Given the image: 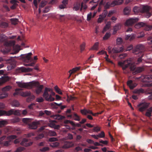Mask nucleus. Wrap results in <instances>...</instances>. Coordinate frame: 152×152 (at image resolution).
Returning a JSON list of instances; mask_svg holds the SVG:
<instances>
[{
    "label": "nucleus",
    "instance_id": "c756f323",
    "mask_svg": "<svg viewBox=\"0 0 152 152\" xmlns=\"http://www.w3.org/2000/svg\"><path fill=\"white\" fill-rule=\"evenodd\" d=\"M145 24V23H143L142 22H139L136 24L134 26L135 28H140L142 27H143L144 25Z\"/></svg>",
    "mask_w": 152,
    "mask_h": 152
},
{
    "label": "nucleus",
    "instance_id": "393cba45",
    "mask_svg": "<svg viewBox=\"0 0 152 152\" xmlns=\"http://www.w3.org/2000/svg\"><path fill=\"white\" fill-rule=\"evenodd\" d=\"M127 85L131 89H133L135 86L133 84L132 81L131 80H129L127 81Z\"/></svg>",
    "mask_w": 152,
    "mask_h": 152
},
{
    "label": "nucleus",
    "instance_id": "7ed1b4c3",
    "mask_svg": "<svg viewBox=\"0 0 152 152\" xmlns=\"http://www.w3.org/2000/svg\"><path fill=\"white\" fill-rule=\"evenodd\" d=\"M55 95V93L50 88L45 87L42 95L43 97L47 101H53L54 100V98L52 97Z\"/></svg>",
    "mask_w": 152,
    "mask_h": 152
},
{
    "label": "nucleus",
    "instance_id": "f8f14e48",
    "mask_svg": "<svg viewBox=\"0 0 152 152\" xmlns=\"http://www.w3.org/2000/svg\"><path fill=\"white\" fill-rule=\"evenodd\" d=\"M150 9V7L148 6H143L142 7V10L143 12H142L145 13V16L147 18H149L151 15V14L149 12Z\"/></svg>",
    "mask_w": 152,
    "mask_h": 152
},
{
    "label": "nucleus",
    "instance_id": "8fccbe9b",
    "mask_svg": "<svg viewBox=\"0 0 152 152\" xmlns=\"http://www.w3.org/2000/svg\"><path fill=\"white\" fill-rule=\"evenodd\" d=\"M59 143L57 142H53L51 143L50 145L52 147H56L59 145Z\"/></svg>",
    "mask_w": 152,
    "mask_h": 152
},
{
    "label": "nucleus",
    "instance_id": "3c124183",
    "mask_svg": "<svg viewBox=\"0 0 152 152\" xmlns=\"http://www.w3.org/2000/svg\"><path fill=\"white\" fill-rule=\"evenodd\" d=\"M54 89L59 94H62V92L60 91V90L57 86H56L54 87Z\"/></svg>",
    "mask_w": 152,
    "mask_h": 152
},
{
    "label": "nucleus",
    "instance_id": "72a5a7b5",
    "mask_svg": "<svg viewBox=\"0 0 152 152\" xmlns=\"http://www.w3.org/2000/svg\"><path fill=\"white\" fill-rule=\"evenodd\" d=\"M21 90V89L19 88H17L15 90V92L13 94V96H15L16 95H20V93L22 92V91H20Z\"/></svg>",
    "mask_w": 152,
    "mask_h": 152
},
{
    "label": "nucleus",
    "instance_id": "09e8293b",
    "mask_svg": "<svg viewBox=\"0 0 152 152\" xmlns=\"http://www.w3.org/2000/svg\"><path fill=\"white\" fill-rule=\"evenodd\" d=\"M10 140H8V141H3L2 142V143L4 145L6 146H7L10 145Z\"/></svg>",
    "mask_w": 152,
    "mask_h": 152
},
{
    "label": "nucleus",
    "instance_id": "69168bd1",
    "mask_svg": "<svg viewBox=\"0 0 152 152\" xmlns=\"http://www.w3.org/2000/svg\"><path fill=\"white\" fill-rule=\"evenodd\" d=\"M24 148L22 147H19L17 148V150L15 152H20L21 151H23L24 149Z\"/></svg>",
    "mask_w": 152,
    "mask_h": 152
},
{
    "label": "nucleus",
    "instance_id": "423d86ee",
    "mask_svg": "<svg viewBox=\"0 0 152 152\" xmlns=\"http://www.w3.org/2000/svg\"><path fill=\"white\" fill-rule=\"evenodd\" d=\"M14 41H9L6 42L4 46L1 49V50L4 54H6L9 52L11 50V47L14 44Z\"/></svg>",
    "mask_w": 152,
    "mask_h": 152
},
{
    "label": "nucleus",
    "instance_id": "4d7b16f0",
    "mask_svg": "<svg viewBox=\"0 0 152 152\" xmlns=\"http://www.w3.org/2000/svg\"><path fill=\"white\" fill-rule=\"evenodd\" d=\"M7 122L5 121H0V127H1L6 124Z\"/></svg>",
    "mask_w": 152,
    "mask_h": 152
},
{
    "label": "nucleus",
    "instance_id": "13d9d810",
    "mask_svg": "<svg viewBox=\"0 0 152 152\" xmlns=\"http://www.w3.org/2000/svg\"><path fill=\"white\" fill-rule=\"evenodd\" d=\"M45 143L44 142H41L38 144L37 145L40 148V147L45 146Z\"/></svg>",
    "mask_w": 152,
    "mask_h": 152
},
{
    "label": "nucleus",
    "instance_id": "6ab92c4d",
    "mask_svg": "<svg viewBox=\"0 0 152 152\" xmlns=\"http://www.w3.org/2000/svg\"><path fill=\"white\" fill-rule=\"evenodd\" d=\"M74 146V144L72 142H65L62 146L63 148H67L73 147Z\"/></svg>",
    "mask_w": 152,
    "mask_h": 152
},
{
    "label": "nucleus",
    "instance_id": "58836bf2",
    "mask_svg": "<svg viewBox=\"0 0 152 152\" xmlns=\"http://www.w3.org/2000/svg\"><path fill=\"white\" fill-rule=\"evenodd\" d=\"M67 102H69L70 100H73L76 99V97L72 96H68L67 95Z\"/></svg>",
    "mask_w": 152,
    "mask_h": 152
},
{
    "label": "nucleus",
    "instance_id": "2f4dec72",
    "mask_svg": "<svg viewBox=\"0 0 152 152\" xmlns=\"http://www.w3.org/2000/svg\"><path fill=\"white\" fill-rule=\"evenodd\" d=\"M80 6V4L77 2L74 4L73 9L75 11H77L79 10Z\"/></svg>",
    "mask_w": 152,
    "mask_h": 152
},
{
    "label": "nucleus",
    "instance_id": "0e129e2a",
    "mask_svg": "<svg viewBox=\"0 0 152 152\" xmlns=\"http://www.w3.org/2000/svg\"><path fill=\"white\" fill-rule=\"evenodd\" d=\"M44 101V99L42 97L38 98L36 99V101L39 102H42Z\"/></svg>",
    "mask_w": 152,
    "mask_h": 152
},
{
    "label": "nucleus",
    "instance_id": "774afa93",
    "mask_svg": "<svg viewBox=\"0 0 152 152\" xmlns=\"http://www.w3.org/2000/svg\"><path fill=\"white\" fill-rule=\"evenodd\" d=\"M22 121L24 123L28 124L30 121V119L28 118H23V119Z\"/></svg>",
    "mask_w": 152,
    "mask_h": 152
},
{
    "label": "nucleus",
    "instance_id": "79ce46f5",
    "mask_svg": "<svg viewBox=\"0 0 152 152\" xmlns=\"http://www.w3.org/2000/svg\"><path fill=\"white\" fill-rule=\"evenodd\" d=\"M143 89L141 88L138 89H135L134 91V93L136 94H139L141 93H143Z\"/></svg>",
    "mask_w": 152,
    "mask_h": 152
},
{
    "label": "nucleus",
    "instance_id": "f3484780",
    "mask_svg": "<svg viewBox=\"0 0 152 152\" xmlns=\"http://www.w3.org/2000/svg\"><path fill=\"white\" fill-rule=\"evenodd\" d=\"M108 14L107 11L106 10H105L102 14L99 15V18L98 20V22L99 23H100L102 22L103 20L105 18Z\"/></svg>",
    "mask_w": 152,
    "mask_h": 152
},
{
    "label": "nucleus",
    "instance_id": "aec40b11",
    "mask_svg": "<svg viewBox=\"0 0 152 152\" xmlns=\"http://www.w3.org/2000/svg\"><path fill=\"white\" fill-rule=\"evenodd\" d=\"M38 122L34 121L28 124L29 128L31 129H36L37 127V125L39 124Z\"/></svg>",
    "mask_w": 152,
    "mask_h": 152
},
{
    "label": "nucleus",
    "instance_id": "7c9ffc66",
    "mask_svg": "<svg viewBox=\"0 0 152 152\" xmlns=\"http://www.w3.org/2000/svg\"><path fill=\"white\" fill-rule=\"evenodd\" d=\"M144 70V68L142 67H137L135 69V72L137 73L141 72L142 71H143Z\"/></svg>",
    "mask_w": 152,
    "mask_h": 152
},
{
    "label": "nucleus",
    "instance_id": "4be33fe9",
    "mask_svg": "<svg viewBox=\"0 0 152 152\" xmlns=\"http://www.w3.org/2000/svg\"><path fill=\"white\" fill-rule=\"evenodd\" d=\"M143 6H141L140 7L137 6L134 7L133 9V12L135 14H137L139 12H143L142 9V7Z\"/></svg>",
    "mask_w": 152,
    "mask_h": 152
},
{
    "label": "nucleus",
    "instance_id": "49530a36",
    "mask_svg": "<svg viewBox=\"0 0 152 152\" xmlns=\"http://www.w3.org/2000/svg\"><path fill=\"white\" fill-rule=\"evenodd\" d=\"M81 7L80 8V11H81L82 9L83 8L84 10H86L87 8V6L86 4H84L83 2H82L81 5Z\"/></svg>",
    "mask_w": 152,
    "mask_h": 152
},
{
    "label": "nucleus",
    "instance_id": "473e14b6",
    "mask_svg": "<svg viewBox=\"0 0 152 152\" xmlns=\"http://www.w3.org/2000/svg\"><path fill=\"white\" fill-rule=\"evenodd\" d=\"M130 8L128 7H125L124 10V13L126 15H128L130 12Z\"/></svg>",
    "mask_w": 152,
    "mask_h": 152
},
{
    "label": "nucleus",
    "instance_id": "39448f33",
    "mask_svg": "<svg viewBox=\"0 0 152 152\" xmlns=\"http://www.w3.org/2000/svg\"><path fill=\"white\" fill-rule=\"evenodd\" d=\"M118 64L122 66L124 70L127 68H129L131 70H133L135 69L130 59H128L123 62L119 61L118 63Z\"/></svg>",
    "mask_w": 152,
    "mask_h": 152
},
{
    "label": "nucleus",
    "instance_id": "e433bc0d",
    "mask_svg": "<svg viewBox=\"0 0 152 152\" xmlns=\"http://www.w3.org/2000/svg\"><path fill=\"white\" fill-rule=\"evenodd\" d=\"M20 105L19 102L17 100H14L12 103V105L13 106L18 107Z\"/></svg>",
    "mask_w": 152,
    "mask_h": 152
},
{
    "label": "nucleus",
    "instance_id": "c9c22d12",
    "mask_svg": "<svg viewBox=\"0 0 152 152\" xmlns=\"http://www.w3.org/2000/svg\"><path fill=\"white\" fill-rule=\"evenodd\" d=\"M111 34L109 32L107 33L104 36L103 39L104 40L107 39L111 36Z\"/></svg>",
    "mask_w": 152,
    "mask_h": 152
},
{
    "label": "nucleus",
    "instance_id": "5fc2aeb1",
    "mask_svg": "<svg viewBox=\"0 0 152 152\" xmlns=\"http://www.w3.org/2000/svg\"><path fill=\"white\" fill-rule=\"evenodd\" d=\"M74 116L75 117L74 120H75V121H80V117L77 114L74 113Z\"/></svg>",
    "mask_w": 152,
    "mask_h": 152
},
{
    "label": "nucleus",
    "instance_id": "a878e982",
    "mask_svg": "<svg viewBox=\"0 0 152 152\" xmlns=\"http://www.w3.org/2000/svg\"><path fill=\"white\" fill-rule=\"evenodd\" d=\"M111 23L110 21H108L107 23L106 26H104L103 28V33L109 29L110 28V27Z\"/></svg>",
    "mask_w": 152,
    "mask_h": 152
},
{
    "label": "nucleus",
    "instance_id": "a19ab883",
    "mask_svg": "<svg viewBox=\"0 0 152 152\" xmlns=\"http://www.w3.org/2000/svg\"><path fill=\"white\" fill-rule=\"evenodd\" d=\"M49 148L48 147L45 146L42 148H40L39 150L41 152H44L49 150Z\"/></svg>",
    "mask_w": 152,
    "mask_h": 152
},
{
    "label": "nucleus",
    "instance_id": "ea45409f",
    "mask_svg": "<svg viewBox=\"0 0 152 152\" xmlns=\"http://www.w3.org/2000/svg\"><path fill=\"white\" fill-rule=\"evenodd\" d=\"M8 96V94L7 92L2 93L0 94V99H3L7 97Z\"/></svg>",
    "mask_w": 152,
    "mask_h": 152
},
{
    "label": "nucleus",
    "instance_id": "f704fd0d",
    "mask_svg": "<svg viewBox=\"0 0 152 152\" xmlns=\"http://www.w3.org/2000/svg\"><path fill=\"white\" fill-rule=\"evenodd\" d=\"M79 69V68L78 67H76L75 68H73L72 69L70 70L69 71V72L70 73V76L71 74L73 73H74L77 71Z\"/></svg>",
    "mask_w": 152,
    "mask_h": 152
},
{
    "label": "nucleus",
    "instance_id": "680f3d73",
    "mask_svg": "<svg viewBox=\"0 0 152 152\" xmlns=\"http://www.w3.org/2000/svg\"><path fill=\"white\" fill-rule=\"evenodd\" d=\"M58 139L56 137H51L49 138V141L50 142H54L58 141Z\"/></svg>",
    "mask_w": 152,
    "mask_h": 152
},
{
    "label": "nucleus",
    "instance_id": "412c9836",
    "mask_svg": "<svg viewBox=\"0 0 152 152\" xmlns=\"http://www.w3.org/2000/svg\"><path fill=\"white\" fill-rule=\"evenodd\" d=\"M12 58V57H11L10 58L7 59V60L8 61V62L10 63L7 67L9 70H11L12 69H14L15 66V64L13 63H10V62L12 61L11 59Z\"/></svg>",
    "mask_w": 152,
    "mask_h": 152
},
{
    "label": "nucleus",
    "instance_id": "20e7f679",
    "mask_svg": "<svg viewBox=\"0 0 152 152\" xmlns=\"http://www.w3.org/2000/svg\"><path fill=\"white\" fill-rule=\"evenodd\" d=\"M140 80L144 83L143 86L149 87L152 86V83H149L152 81V75H142L140 77Z\"/></svg>",
    "mask_w": 152,
    "mask_h": 152
},
{
    "label": "nucleus",
    "instance_id": "dca6fc26",
    "mask_svg": "<svg viewBox=\"0 0 152 152\" xmlns=\"http://www.w3.org/2000/svg\"><path fill=\"white\" fill-rule=\"evenodd\" d=\"M33 69L31 68H26L24 67H21L16 69V72L17 73H20L22 72H31Z\"/></svg>",
    "mask_w": 152,
    "mask_h": 152
},
{
    "label": "nucleus",
    "instance_id": "1a4fd4ad",
    "mask_svg": "<svg viewBox=\"0 0 152 152\" xmlns=\"http://www.w3.org/2000/svg\"><path fill=\"white\" fill-rule=\"evenodd\" d=\"M113 1L110 4L108 2L104 5V7L105 9H107L109 8L110 6H114L116 5H119L121 4L123 2V0H113Z\"/></svg>",
    "mask_w": 152,
    "mask_h": 152
},
{
    "label": "nucleus",
    "instance_id": "e2e57ef3",
    "mask_svg": "<svg viewBox=\"0 0 152 152\" xmlns=\"http://www.w3.org/2000/svg\"><path fill=\"white\" fill-rule=\"evenodd\" d=\"M46 3V2L42 1L39 5V8H42L44 7Z\"/></svg>",
    "mask_w": 152,
    "mask_h": 152
},
{
    "label": "nucleus",
    "instance_id": "bf43d9fd",
    "mask_svg": "<svg viewBox=\"0 0 152 152\" xmlns=\"http://www.w3.org/2000/svg\"><path fill=\"white\" fill-rule=\"evenodd\" d=\"M127 56V54L126 53H122L119 55V57L121 59H123L126 57Z\"/></svg>",
    "mask_w": 152,
    "mask_h": 152
},
{
    "label": "nucleus",
    "instance_id": "f03ea898",
    "mask_svg": "<svg viewBox=\"0 0 152 152\" xmlns=\"http://www.w3.org/2000/svg\"><path fill=\"white\" fill-rule=\"evenodd\" d=\"M144 47L142 45L139 44L136 46L132 50V53L135 54H139L140 57L135 61V63L138 64L142 62L143 59L142 58L144 55L143 52Z\"/></svg>",
    "mask_w": 152,
    "mask_h": 152
},
{
    "label": "nucleus",
    "instance_id": "4468645a",
    "mask_svg": "<svg viewBox=\"0 0 152 152\" xmlns=\"http://www.w3.org/2000/svg\"><path fill=\"white\" fill-rule=\"evenodd\" d=\"M81 113L83 115H87V114H91L93 116H96L97 114L96 113H93L91 110H88L86 108L81 109L80 111Z\"/></svg>",
    "mask_w": 152,
    "mask_h": 152
},
{
    "label": "nucleus",
    "instance_id": "6e6552de",
    "mask_svg": "<svg viewBox=\"0 0 152 152\" xmlns=\"http://www.w3.org/2000/svg\"><path fill=\"white\" fill-rule=\"evenodd\" d=\"M12 114L15 115H20L21 113L18 110H15L14 109H11L8 111H6L2 110H0V116L4 115L9 116Z\"/></svg>",
    "mask_w": 152,
    "mask_h": 152
},
{
    "label": "nucleus",
    "instance_id": "338daca9",
    "mask_svg": "<svg viewBox=\"0 0 152 152\" xmlns=\"http://www.w3.org/2000/svg\"><path fill=\"white\" fill-rule=\"evenodd\" d=\"M20 118L18 117L13 118L12 120V121L14 123H16L20 121Z\"/></svg>",
    "mask_w": 152,
    "mask_h": 152
},
{
    "label": "nucleus",
    "instance_id": "0eeeda50",
    "mask_svg": "<svg viewBox=\"0 0 152 152\" xmlns=\"http://www.w3.org/2000/svg\"><path fill=\"white\" fill-rule=\"evenodd\" d=\"M32 55L31 53H28L23 55L22 57L23 60L25 62H32L31 63L25 65V66H34L35 62L33 61V59L31 57Z\"/></svg>",
    "mask_w": 152,
    "mask_h": 152
},
{
    "label": "nucleus",
    "instance_id": "864d4df0",
    "mask_svg": "<svg viewBox=\"0 0 152 152\" xmlns=\"http://www.w3.org/2000/svg\"><path fill=\"white\" fill-rule=\"evenodd\" d=\"M8 26V24L7 23L5 22H1L0 24V26L2 28H5Z\"/></svg>",
    "mask_w": 152,
    "mask_h": 152
},
{
    "label": "nucleus",
    "instance_id": "c85d7f7f",
    "mask_svg": "<svg viewBox=\"0 0 152 152\" xmlns=\"http://www.w3.org/2000/svg\"><path fill=\"white\" fill-rule=\"evenodd\" d=\"M56 18L61 21H63L65 19L64 15H56Z\"/></svg>",
    "mask_w": 152,
    "mask_h": 152
},
{
    "label": "nucleus",
    "instance_id": "5701e85b",
    "mask_svg": "<svg viewBox=\"0 0 152 152\" xmlns=\"http://www.w3.org/2000/svg\"><path fill=\"white\" fill-rule=\"evenodd\" d=\"M10 2L11 4H13L11 7L10 8L11 9L14 10L15 9L18 4H17V2H19L18 1H17L16 0H11L10 1Z\"/></svg>",
    "mask_w": 152,
    "mask_h": 152
},
{
    "label": "nucleus",
    "instance_id": "c03bdc74",
    "mask_svg": "<svg viewBox=\"0 0 152 152\" xmlns=\"http://www.w3.org/2000/svg\"><path fill=\"white\" fill-rule=\"evenodd\" d=\"M48 134L51 136H56L57 135L56 132L52 131H49L48 132Z\"/></svg>",
    "mask_w": 152,
    "mask_h": 152
},
{
    "label": "nucleus",
    "instance_id": "bb28decb",
    "mask_svg": "<svg viewBox=\"0 0 152 152\" xmlns=\"http://www.w3.org/2000/svg\"><path fill=\"white\" fill-rule=\"evenodd\" d=\"M143 27H144V29L147 31H149L152 29V25L146 24L145 23Z\"/></svg>",
    "mask_w": 152,
    "mask_h": 152
},
{
    "label": "nucleus",
    "instance_id": "9d476101",
    "mask_svg": "<svg viewBox=\"0 0 152 152\" xmlns=\"http://www.w3.org/2000/svg\"><path fill=\"white\" fill-rule=\"evenodd\" d=\"M111 49V47L110 46H109L107 49L108 53L110 54L111 53L112 51L113 53H118L122 52L123 50V48L121 47L117 48H113L112 49V51Z\"/></svg>",
    "mask_w": 152,
    "mask_h": 152
},
{
    "label": "nucleus",
    "instance_id": "cd10ccee",
    "mask_svg": "<svg viewBox=\"0 0 152 152\" xmlns=\"http://www.w3.org/2000/svg\"><path fill=\"white\" fill-rule=\"evenodd\" d=\"M12 87L10 86H7L3 88L2 89V91L3 93L6 92L7 91H9Z\"/></svg>",
    "mask_w": 152,
    "mask_h": 152
},
{
    "label": "nucleus",
    "instance_id": "37998d69",
    "mask_svg": "<svg viewBox=\"0 0 152 152\" xmlns=\"http://www.w3.org/2000/svg\"><path fill=\"white\" fill-rule=\"evenodd\" d=\"M17 138V136L15 135H11L8 136L7 137V139L8 140H9L11 141V140L16 139Z\"/></svg>",
    "mask_w": 152,
    "mask_h": 152
},
{
    "label": "nucleus",
    "instance_id": "6e6d98bb",
    "mask_svg": "<svg viewBox=\"0 0 152 152\" xmlns=\"http://www.w3.org/2000/svg\"><path fill=\"white\" fill-rule=\"evenodd\" d=\"M98 135L99 138H104L105 137V133L104 132L102 131Z\"/></svg>",
    "mask_w": 152,
    "mask_h": 152
},
{
    "label": "nucleus",
    "instance_id": "b1692460",
    "mask_svg": "<svg viewBox=\"0 0 152 152\" xmlns=\"http://www.w3.org/2000/svg\"><path fill=\"white\" fill-rule=\"evenodd\" d=\"M121 28V26L120 24H117L116 25L113 27V34H115L116 33L117 31L119 29H120Z\"/></svg>",
    "mask_w": 152,
    "mask_h": 152
},
{
    "label": "nucleus",
    "instance_id": "a211bd4d",
    "mask_svg": "<svg viewBox=\"0 0 152 152\" xmlns=\"http://www.w3.org/2000/svg\"><path fill=\"white\" fill-rule=\"evenodd\" d=\"M32 143L30 142L28 139L24 138L20 143V145L22 146L26 147L29 146L31 145Z\"/></svg>",
    "mask_w": 152,
    "mask_h": 152
},
{
    "label": "nucleus",
    "instance_id": "603ef678",
    "mask_svg": "<svg viewBox=\"0 0 152 152\" xmlns=\"http://www.w3.org/2000/svg\"><path fill=\"white\" fill-rule=\"evenodd\" d=\"M148 43L150 45H152V36H151L148 38Z\"/></svg>",
    "mask_w": 152,
    "mask_h": 152
},
{
    "label": "nucleus",
    "instance_id": "ddd939ff",
    "mask_svg": "<svg viewBox=\"0 0 152 152\" xmlns=\"http://www.w3.org/2000/svg\"><path fill=\"white\" fill-rule=\"evenodd\" d=\"M138 20V18H130L126 20L125 25L127 26H131Z\"/></svg>",
    "mask_w": 152,
    "mask_h": 152
},
{
    "label": "nucleus",
    "instance_id": "052dcab7",
    "mask_svg": "<svg viewBox=\"0 0 152 152\" xmlns=\"http://www.w3.org/2000/svg\"><path fill=\"white\" fill-rule=\"evenodd\" d=\"M122 42V40L121 38L119 37L117 39V43L118 45L120 44Z\"/></svg>",
    "mask_w": 152,
    "mask_h": 152
},
{
    "label": "nucleus",
    "instance_id": "a18cd8bd",
    "mask_svg": "<svg viewBox=\"0 0 152 152\" xmlns=\"http://www.w3.org/2000/svg\"><path fill=\"white\" fill-rule=\"evenodd\" d=\"M8 79L7 77L3 78L0 80V86L7 81Z\"/></svg>",
    "mask_w": 152,
    "mask_h": 152
},
{
    "label": "nucleus",
    "instance_id": "2eb2a0df",
    "mask_svg": "<svg viewBox=\"0 0 152 152\" xmlns=\"http://www.w3.org/2000/svg\"><path fill=\"white\" fill-rule=\"evenodd\" d=\"M149 104L147 103L144 102L139 104L138 105V107L140 111L142 112L145 110L148 107Z\"/></svg>",
    "mask_w": 152,
    "mask_h": 152
},
{
    "label": "nucleus",
    "instance_id": "9b49d317",
    "mask_svg": "<svg viewBox=\"0 0 152 152\" xmlns=\"http://www.w3.org/2000/svg\"><path fill=\"white\" fill-rule=\"evenodd\" d=\"M20 95L24 97H26L29 96L27 99V101L29 102L33 100L35 98V96L33 95H31L30 92H22L20 93Z\"/></svg>",
    "mask_w": 152,
    "mask_h": 152
},
{
    "label": "nucleus",
    "instance_id": "f257e3e1",
    "mask_svg": "<svg viewBox=\"0 0 152 152\" xmlns=\"http://www.w3.org/2000/svg\"><path fill=\"white\" fill-rule=\"evenodd\" d=\"M16 83L18 86L21 88H24L28 89H31L33 87L35 88V92L37 94H39L42 91L44 88L43 85L39 84L38 82L32 81L28 83H22L17 82Z\"/></svg>",
    "mask_w": 152,
    "mask_h": 152
},
{
    "label": "nucleus",
    "instance_id": "de8ad7c7",
    "mask_svg": "<svg viewBox=\"0 0 152 152\" xmlns=\"http://www.w3.org/2000/svg\"><path fill=\"white\" fill-rule=\"evenodd\" d=\"M99 45V43L98 42H96L93 46L91 48V49L94 50H96L98 49Z\"/></svg>",
    "mask_w": 152,
    "mask_h": 152
},
{
    "label": "nucleus",
    "instance_id": "4c0bfd02",
    "mask_svg": "<svg viewBox=\"0 0 152 152\" xmlns=\"http://www.w3.org/2000/svg\"><path fill=\"white\" fill-rule=\"evenodd\" d=\"M10 21L12 24L15 25L17 24L18 20L17 18H11Z\"/></svg>",
    "mask_w": 152,
    "mask_h": 152
}]
</instances>
